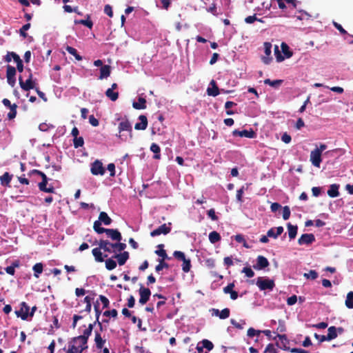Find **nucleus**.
<instances>
[{"label":"nucleus","instance_id":"49","mask_svg":"<svg viewBox=\"0 0 353 353\" xmlns=\"http://www.w3.org/2000/svg\"><path fill=\"white\" fill-rule=\"evenodd\" d=\"M92 300V299L91 297H90L89 296H86L84 298V302L86 303L85 308L84 311H85L88 313H90L91 312Z\"/></svg>","mask_w":353,"mask_h":353},{"label":"nucleus","instance_id":"45","mask_svg":"<svg viewBox=\"0 0 353 353\" xmlns=\"http://www.w3.org/2000/svg\"><path fill=\"white\" fill-rule=\"evenodd\" d=\"M66 50L68 53L73 55L77 60H78V61L82 60V57L78 54L77 50L75 48H74L73 47L68 46L66 47Z\"/></svg>","mask_w":353,"mask_h":353},{"label":"nucleus","instance_id":"35","mask_svg":"<svg viewBox=\"0 0 353 353\" xmlns=\"http://www.w3.org/2000/svg\"><path fill=\"white\" fill-rule=\"evenodd\" d=\"M105 95L108 98H109L111 101H115L119 98V92H114L112 89L108 88L105 91Z\"/></svg>","mask_w":353,"mask_h":353},{"label":"nucleus","instance_id":"52","mask_svg":"<svg viewBox=\"0 0 353 353\" xmlns=\"http://www.w3.org/2000/svg\"><path fill=\"white\" fill-rule=\"evenodd\" d=\"M208 12L212 13L214 16H218L219 13L217 12L216 4L215 3H212L211 6L206 9Z\"/></svg>","mask_w":353,"mask_h":353},{"label":"nucleus","instance_id":"18","mask_svg":"<svg viewBox=\"0 0 353 353\" xmlns=\"http://www.w3.org/2000/svg\"><path fill=\"white\" fill-rule=\"evenodd\" d=\"M139 119L141 121L140 123H137L134 125V128L137 130H144L148 127V119L145 115H140Z\"/></svg>","mask_w":353,"mask_h":353},{"label":"nucleus","instance_id":"41","mask_svg":"<svg viewBox=\"0 0 353 353\" xmlns=\"http://www.w3.org/2000/svg\"><path fill=\"white\" fill-rule=\"evenodd\" d=\"M111 248H114L115 251L121 252L123 251L126 248V244L117 241V243H111Z\"/></svg>","mask_w":353,"mask_h":353},{"label":"nucleus","instance_id":"17","mask_svg":"<svg viewBox=\"0 0 353 353\" xmlns=\"http://www.w3.org/2000/svg\"><path fill=\"white\" fill-rule=\"evenodd\" d=\"M107 236L112 239L113 241H121L122 239L121 234L117 229H105V232Z\"/></svg>","mask_w":353,"mask_h":353},{"label":"nucleus","instance_id":"46","mask_svg":"<svg viewBox=\"0 0 353 353\" xmlns=\"http://www.w3.org/2000/svg\"><path fill=\"white\" fill-rule=\"evenodd\" d=\"M105 263V268L108 270H112L117 267V263L112 258L106 259Z\"/></svg>","mask_w":353,"mask_h":353},{"label":"nucleus","instance_id":"37","mask_svg":"<svg viewBox=\"0 0 353 353\" xmlns=\"http://www.w3.org/2000/svg\"><path fill=\"white\" fill-rule=\"evenodd\" d=\"M281 48L282 52L284 54V57L290 58L292 56V52L290 50L289 46L285 43H282Z\"/></svg>","mask_w":353,"mask_h":353},{"label":"nucleus","instance_id":"48","mask_svg":"<svg viewBox=\"0 0 353 353\" xmlns=\"http://www.w3.org/2000/svg\"><path fill=\"white\" fill-rule=\"evenodd\" d=\"M84 144V140L82 137H77L73 139V145L74 148L82 147Z\"/></svg>","mask_w":353,"mask_h":353},{"label":"nucleus","instance_id":"57","mask_svg":"<svg viewBox=\"0 0 353 353\" xmlns=\"http://www.w3.org/2000/svg\"><path fill=\"white\" fill-rule=\"evenodd\" d=\"M201 343L203 344L202 346L203 348H206L208 351L212 350L214 347L213 343L208 339H203Z\"/></svg>","mask_w":353,"mask_h":353},{"label":"nucleus","instance_id":"11","mask_svg":"<svg viewBox=\"0 0 353 353\" xmlns=\"http://www.w3.org/2000/svg\"><path fill=\"white\" fill-rule=\"evenodd\" d=\"M263 46L265 56L262 57V61L264 63L269 64L272 59V58L270 57L272 52V44L269 42H265Z\"/></svg>","mask_w":353,"mask_h":353},{"label":"nucleus","instance_id":"15","mask_svg":"<svg viewBox=\"0 0 353 353\" xmlns=\"http://www.w3.org/2000/svg\"><path fill=\"white\" fill-rule=\"evenodd\" d=\"M212 315L219 316L221 319H225L230 316V310L229 308H224L221 311L216 308H212L211 310Z\"/></svg>","mask_w":353,"mask_h":353},{"label":"nucleus","instance_id":"12","mask_svg":"<svg viewBox=\"0 0 353 353\" xmlns=\"http://www.w3.org/2000/svg\"><path fill=\"white\" fill-rule=\"evenodd\" d=\"M268 260L263 256L259 255L256 259V264L253 265L255 270H263L269 266Z\"/></svg>","mask_w":353,"mask_h":353},{"label":"nucleus","instance_id":"28","mask_svg":"<svg viewBox=\"0 0 353 353\" xmlns=\"http://www.w3.org/2000/svg\"><path fill=\"white\" fill-rule=\"evenodd\" d=\"M132 107L136 110H143L146 108V100L139 97L137 102H133Z\"/></svg>","mask_w":353,"mask_h":353},{"label":"nucleus","instance_id":"3","mask_svg":"<svg viewBox=\"0 0 353 353\" xmlns=\"http://www.w3.org/2000/svg\"><path fill=\"white\" fill-rule=\"evenodd\" d=\"M96 324V322H94V323H90L88 327L83 331V335L73 338L72 342H74V343L80 342L83 345H87L88 339L92 334L94 325Z\"/></svg>","mask_w":353,"mask_h":353},{"label":"nucleus","instance_id":"10","mask_svg":"<svg viewBox=\"0 0 353 353\" xmlns=\"http://www.w3.org/2000/svg\"><path fill=\"white\" fill-rule=\"evenodd\" d=\"M310 161L314 166L319 168L322 161L321 153L319 150H312L310 153Z\"/></svg>","mask_w":353,"mask_h":353},{"label":"nucleus","instance_id":"6","mask_svg":"<svg viewBox=\"0 0 353 353\" xmlns=\"http://www.w3.org/2000/svg\"><path fill=\"white\" fill-rule=\"evenodd\" d=\"M16 68L10 65L6 66V78L8 83L11 86L14 87L16 83Z\"/></svg>","mask_w":353,"mask_h":353},{"label":"nucleus","instance_id":"27","mask_svg":"<svg viewBox=\"0 0 353 353\" xmlns=\"http://www.w3.org/2000/svg\"><path fill=\"white\" fill-rule=\"evenodd\" d=\"M98 221H100L101 224L103 223L105 225H110L112 221V219L105 212H100Z\"/></svg>","mask_w":353,"mask_h":353},{"label":"nucleus","instance_id":"2","mask_svg":"<svg viewBox=\"0 0 353 353\" xmlns=\"http://www.w3.org/2000/svg\"><path fill=\"white\" fill-rule=\"evenodd\" d=\"M173 256L179 261H182V270L187 273L190 272L191 269V261L190 259H186L185 254L181 251H174Z\"/></svg>","mask_w":353,"mask_h":353},{"label":"nucleus","instance_id":"62","mask_svg":"<svg viewBox=\"0 0 353 353\" xmlns=\"http://www.w3.org/2000/svg\"><path fill=\"white\" fill-rule=\"evenodd\" d=\"M118 312L115 309H112V310H106L103 312V315L105 316H112L113 318H116L117 316Z\"/></svg>","mask_w":353,"mask_h":353},{"label":"nucleus","instance_id":"21","mask_svg":"<svg viewBox=\"0 0 353 353\" xmlns=\"http://www.w3.org/2000/svg\"><path fill=\"white\" fill-rule=\"evenodd\" d=\"M112 258H115L117 259L119 265H123L129 259V253L126 251H124L122 253L116 254L114 256H112Z\"/></svg>","mask_w":353,"mask_h":353},{"label":"nucleus","instance_id":"16","mask_svg":"<svg viewBox=\"0 0 353 353\" xmlns=\"http://www.w3.org/2000/svg\"><path fill=\"white\" fill-rule=\"evenodd\" d=\"M315 241V236L313 234H303L298 240L299 245H309Z\"/></svg>","mask_w":353,"mask_h":353},{"label":"nucleus","instance_id":"51","mask_svg":"<svg viewBox=\"0 0 353 353\" xmlns=\"http://www.w3.org/2000/svg\"><path fill=\"white\" fill-rule=\"evenodd\" d=\"M159 263L155 267L156 272H159L161 271L163 268H168L169 265L165 262L163 260H159Z\"/></svg>","mask_w":353,"mask_h":353},{"label":"nucleus","instance_id":"42","mask_svg":"<svg viewBox=\"0 0 353 353\" xmlns=\"http://www.w3.org/2000/svg\"><path fill=\"white\" fill-rule=\"evenodd\" d=\"M345 306L349 309L353 308V292L350 291L347 293L346 300H345Z\"/></svg>","mask_w":353,"mask_h":353},{"label":"nucleus","instance_id":"59","mask_svg":"<svg viewBox=\"0 0 353 353\" xmlns=\"http://www.w3.org/2000/svg\"><path fill=\"white\" fill-rule=\"evenodd\" d=\"M274 54L276 56V61L281 62L284 60L285 57L281 55V52L277 46H274Z\"/></svg>","mask_w":353,"mask_h":353},{"label":"nucleus","instance_id":"29","mask_svg":"<svg viewBox=\"0 0 353 353\" xmlns=\"http://www.w3.org/2000/svg\"><path fill=\"white\" fill-rule=\"evenodd\" d=\"M157 247L159 249L155 251V254L158 255L159 257H161L160 260L165 261V259H170V258L168 257L166 251L163 249V244H159Z\"/></svg>","mask_w":353,"mask_h":353},{"label":"nucleus","instance_id":"8","mask_svg":"<svg viewBox=\"0 0 353 353\" xmlns=\"http://www.w3.org/2000/svg\"><path fill=\"white\" fill-rule=\"evenodd\" d=\"M90 172L93 175H103L105 170L101 161L95 160L91 163Z\"/></svg>","mask_w":353,"mask_h":353},{"label":"nucleus","instance_id":"56","mask_svg":"<svg viewBox=\"0 0 353 353\" xmlns=\"http://www.w3.org/2000/svg\"><path fill=\"white\" fill-rule=\"evenodd\" d=\"M70 349H72L74 353H78V351L80 350L81 348H83V350L88 348L87 345H83V343L79 344V346H77L75 344H72L69 345Z\"/></svg>","mask_w":353,"mask_h":353},{"label":"nucleus","instance_id":"32","mask_svg":"<svg viewBox=\"0 0 353 353\" xmlns=\"http://www.w3.org/2000/svg\"><path fill=\"white\" fill-rule=\"evenodd\" d=\"M32 270L34 271V276L36 278H39V275L43 272V265L42 263H37L34 264L32 267Z\"/></svg>","mask_w":353,"mask_h":353},{"label":"nucleus","instance_id":"61","mask_svg":"<svg viewBox=\"0 0 353 353\" xmlns=\"http://www.w3.org/2000/svg\"><path fill=\"white\" fill-rule=\"evenodd\" d=\"M261 332V330H256L254 329L253 327H250L248 330L247 334L249 337H253L256 335H259Z\"/></svg>","mask_w":353,"mask_h":353},{"label":"nucleus","instance_id":"14","mask_svg":"<svg viewBox=\"0 0 353 353\" xmlns=\"http://www.w3.org/2000/svg\"><path fill=\"white\" fill-rule=\"evenodd\" d=\"M171 231V228L166 225L165 223L161 225L158 228L150 232V236L154 237L156 236H159L161 234H167L170 233Z\"/></svg>","mask_w":353,"mask_h":353},{"label":"nucleus","instance_id":"19","mask_svg":"<svg viewBox=\"0 0 353 353\" xmlns=\"http://www.w3.org/2000/svg\"><path fill=\"white\" fill-rule=\"evenodd\" d=\"M13 175L9 172H6L2 176H0V182L2 186L10 187V182Z\"/></svg>","mask_w":353,"mask_h":353},{"label":"nucleus","instance_id":"39","mask_svg":"<svg viewBox=\"0 0 353 353\" xmlns=\"http://www.w3.org/2000/svg\"><path fill=\"white\" fill-rule=\"evenodd\" d=\"M221 240L219 233L216 231H212L209 234V241L211 243H216Z\"/></svg>","mask_w":353,"mask_h":353},{"label":"nucleus","instance_id":"44","mask_svg":"<svg viewBox=\"0 0 353 353\" xmlns=\"http://www.w3.org/2000/svg\"><path fill=\"white\" fill-rule=\"evenodd\" d=\"M150 150L154 152L155 154L154 156V159H160V147L157 143H152L150 146Z\"/></svg>","mask_w":353,"mask_h":353},{"label":"nucleus","instance_id":"26","mask_svg":"<svg viewBox=\"0 0 353 353\" xmlns=\"http://www.w3.org/2000/svg\"><path fill=\"white\" fill-rule=\"evenodd\" d=\"M97 243L101 250H103L105 252H111V243L109 241L101 239L99 242L96 241L94 243Z\"/></svg>","mask_w":353,"mask_h":353},{"label":"nucleus","instance_id":"58","mask_svg":"<svg viewBox=\"0 0 353 353\" xmlns=\"http://www.w3.org/2000/svg\"><path fill=\"white\" fill-rule=\"evenodd\" d=\"M242 272L245 274V276L248 278H252L254 276V272L250 267H245L242 270Z\"/></svg>","mask_w":353,"mask_h":353},{"label":"nucleus","instance_id":"40","mask_svg":"<svg viewBox=\"0 0 353 353\" xmlns=\"http://www.w3.org/2000/svg\"><path fill=\"white\" fill-rule=\"evenodd\" d=\"M283 83V80L276 79L272 81L270 79H266L264 80V83L266 85H269L273 88H279L281 83Z\"/></svg>","mask_w":353,"mask_h":353},{"label":"nucleus","instance_id":"25","mask_svg":"<svg viewBox=\"0 0 353 353\" xmlns=\"http://www.w3.org/2000/svg\"><path fill=\"white\" fill-rule=\"evenodd\" d=\"M339 184H332L330 186L329 190H327V194L331 198L337 197L339 195Z\"/></svg>","mask_w":353,"mask_h":353},{"label":"nucleus","instance_id":"31","mask_svg":"<svg viewBox=\"0 0 353 353\" xmlns=\"http://www.w3.org/2000/svg\"><path fill=\"white\" fill-rule=\"evenodd\" d=\"M94 309L95 314H96V321H95V322L99 325L100 330L102 331L103 330V325H102V323L99 321V316H100V315L101 314V311L99 310V303L98 302H97L94 305Z\"/></svg>","mask_w":353,"mask_h":353},{"label":"nucleus","instance_id":"22","mask_svg":"<svg viewBox=\"0 0 353 353\" xmlns=\"http://www.w3.org/2000/svg\"><path fill=\"white\" fill-rule=\"evenodd\" d=\"M210 85H212V88H208L207 89L208 94L209 96L216 97L219 94L220 91L215 81L212 79L210 82Z\"/></svg>","mask_w":353,"mask_h":353},{"label":"nucleus","instance_id":"63","mask_svg":"<svg viewBox=\"0 0 353 353\" xmlns=\"http://www.w3.org/2000/svg\"><path fill=\"white\" fill-rule=\"evenodd\" d=\"M256 21L262 22L261 19L256 18V14H254L252 16H248L245 19V21L247 23H252Z\"/></svg>","mask_w":353,"mask_h":353},{"label":"nucleus","instance_id":"5","mask_svg":"<svg viewBox=\"0 0 353 353\" xmlns=\"http://www.w3.org/2000/svg\"><path fill=\"white\" fill-rule=\"evenodd\" d=\"M39 176H41L42 178V181L38 184L39 190L47 193H54L55 189L52 185H50L48 187H47L48 182V178L47 176L43 172H39Z\"/></svg>","mask_w":353,"mask_h":353},{"label":"nucleus","instance_id":"50","mask_svg":"<svg viewBox=\"0 0 353 353\" xmlns=\"http://www.w3.org/2000/svg\"><path fill=\"white\" fill-rule=\"evenodd\" d=\"M303 276L306 279H310L311 280H315L318 277V273L316 270H311L307 273H305Z\"/></svg>","mask_w":353,"mask_h":353},{"label":"nucleus","instance_id":"4","mask_svg":"<svg viewBox=\"0 0 353 353\" xmlns=\"http://www.w3.org/2000/svg\"><path fill=\"white\" fill-rule=\"evenodd\" d=\"M256 284L260 290H272L275 286L274 280L261 276L258 277Z\"/></svg>","mask_w":353,"mask_h":353},{"label":"nucleus","instance_id":"53","mask_svg":"<svg viewBox=\"0 0 353 353\" xmlns=\"http://www.w3.org/2000/svg\"><path fill=\"white\" fill-rule=\"evenodd\" d=\"M30 28V23H28L23 25L21 28L19 30V33L21 37L23 38L27 37L28 34L26 32Z\"/></svg>","mask_w":353,"mask_h":353},{"label":"nucleus","instance_id":"33","mask_svg":"<svg viewBox=\"0 0 353 353\" xmlns=\"http://www.w3.org/2000/svg\"><path fill=\"white\" fill-rule=\"evenodd\" d=\"M94 341H95L96 347L98 349H101L103 347L104 343H105V341L102 339L100 333H99L97 332H95Z\"/></svg>","mask_w":353,"mask_h":353},{"label":"nucleus","instance_id":"60","mask_svg":"<svg viewBox=\"0 0 353 353\" xmlns=\"http://www.w3.org/2000/svg\"><path fill=\"white\" fill-rule=\"evenodd\" d=\"M290 210L288 206H284L283 208V219L284 220H288L290 216Z\"/></svg>","mask_w":353,"mask_h":353},{"label":"nucleus","instance_id":"64","mask_svg":"<svg viewBox=\"0 0 353 353\" xmlns=\"http://www.w3.org/2000/svg\"><path fill=\"white\" fill-rule=\"evenodd\" d=\"M99 299L103 304V308H107L109 307L110 301L107 297L103 295H99Z\"/></svg>","mask_w":353,"mask_h":353},{"label":"nucleus","instance_id":"9","mask_svg":"<svg viewBox=\"0 0 353 353\" xmlns=\"http://www.w3.org/2000/svg\"><path fill=\"white\" fill-rule=\"evenodd\" d=\"M20 310L15 311V314L17 317H20L22 320H27L28 317V312L30 307L26 302H21L20 304Z\"/></svg>","mask_w":353,"mask_h":353},{"label":"nucleus","instance_id":"1","mask_svg":"<svg viewBox=\"0 0 353 353\" xmlns=\"http://www.w3.org/2000/svg\"><path fill=\"white\" fill-rule=\"evenodd\" d=\"M29 72L28 79L24 82L21 76L19 77V83L22 90L29 91L35 88V83L32 80V73L30 68H27Z\"/></svg>","mask_w":353,"mask_h":353},{"label":"nucleus","instance_id":"7","mask_svg":"<svg viewBox=\"0 0 353 353\" xmlns=\"http://www.w3.org/2000/svg\"><path fill=\"white\" fill-rule=\"evenodd\" d=\"M139 293L140 295L139 303L141 305L145 304L150 299L151 295L150 290L148 288H145L142 284H140Z\"/></svg>","mask_w":353,"mask_h":353},{"label":"nucleus","instance_id":"47","mask_svg":"<svg viewBox=\"0 0 353 353\" xmlns=\"http://www.w3.org/2000/svg\"><path fill=\"white\" fill-rule=\"evenodd\" d=\"M101 224L100 223V221H95L94 222V225H93V229L94 230L98 233V234H102V233H104L105 231V228H102L101 227Z\"/></svg>","mask_w":353,"mask_h":353},{"label":"nucleus","instance_id":"34","mask_svg":"<svg viewBox=\"0 0 353 353\" xmlns=\"http://www.w3.org/2000/svg\"><path fill=\"white\" fill-rule=\"evenodd\" d=\"M13 60L17 63L16 70H17L19 72H22L23 71L24 67H23V61L21 59L20 57L18 54H14Z\"/></svg>","mask_w":353,"mask_h":353},{"label":"nucleus","instance_id":"23","mask_svg":"<svg viewBox=\"0 0 353 353\" xmlns=\"http://www.w3.org/2000/svg\"><path fill=\"white\" fill-rule=\"evenodd\" d=\"M101 250L99 248H95L92 250V255L94 257V260L97 262H103L104 261V257H107L108 255L105 254L103 256L102 252L101 251Z\"/></svg>","mask_w":353,"mask_h":353},{"label":"nucleus","instance_id":"36","mask_svg":"<svg viewBox=\"0 0 353 353\" xmlns=\"http://www.w3.org/2000/svg\"><path fill=\"white\" fill-rule=\"evenodd\" d=\"M328 333L326 335L327 341H331L337 337L336 328L334 326H331L327 330Z\"/></svg>","mask_w":353,"mask_h":353},{"label":"nucleus","instance_id":"13","mask_svg":"<svg viewBox=\"0 0 353 353\" xmlns=\"http://www.w3.org/2000/svg\"><path fill=\"white\" fill-rule=\"evenodd\" d=\"M232 134L234 136H238L240 137H247V138H254L256 137V133L252 129H250V130H234L232 132Z\"/></svg>","mask_w":353,"mask_h":353},{"label":"nucleus","instance_id":"20","mask_svg":"<svg viewBox=\"0 0 353 353\" xmlns=\"http://www.w3.org/2000/svg\"><path fill=\"white\" fill-rule=\"evenodd\" d=\"M119 132H121L122 131H128L130 133V137H132V128L131 123H130V121L128 120H125V121H123L119 123Z\"/></svg>","mask_w":353,"mask_h":353},{"label":"nucleus","instance_id":"30","mask_svg":"<svg viewBox=\"0 0 353 353\" xmlns=\"http://www.w3.org/2000/svg\"><path fill=\"white\" fill-rule=\"evenodd\" d=\"M288 230V236L290 239H294L296 234L298 227L297 225H293L290 223L287 224Z\"/></svg>","mask_w":353,"mask_h":353},{"label":"nucleus","instance_id":"24","mask_svg":"<svg viewBox=\"0 0 353 353\" xmlns=\"http://www.w3.org/2000/svg\"><path fill=\"white\" fill-rule=\"evenodd\" d=\"M111 73V67L109 65H104L100 68V75L99 79L108 78Z\"/></svg>","mask_w":353,"mask_h":353},{"label":"nucleus","instance_id":"55","mask_svg":"<svg viewBox=\"0 0 353 353\" xmlns=\"http://www.w3.org/2000/svg\"><path fill=\"white\" fill-rule=\"evenodd\" d=\"M263 353H279L277 350L275 348L274 345L269 343L265 348Z\"/></svg>","mask_w":353,"mask_h":353},{"label":"nucleus","instance_id":"54","mask_svg":"<svg viewBox=\"0 0 353 353\" xmlns=\"http://www.w3.org/2000/svg\"><path fill=\"white\" fill-rule=\"evenodd\" d=\"M334 26L340 32L341 34L348 35L349 37H353V35L347 34V31L342 27V26L336 22L333 23Z\"/></svg>","mask_w":353,"mask_h":353},{"label":"nucleus","instance_id":"43","mask_svg":"<svg viewBox=\"0 0 353 353\" xmlns=\"http://www.w3.org/2000/svg\"><path fill=\"white\" fill-rule=\"evenodd\" d=\"M10 108V112H8L7 117L8 119L10 120H12L14 119L17 116V105L15 103H13Z\"/></svg>","mask_w":353,"mask_h":353},{"label":"nucleus","instance_id":"38","mask_svg":"<svg viewBox=\"0 0 353 353\" xmlns=\"http://www.w3.org/2000/svg\"><path fill=\"white\" fill-rule=\"evenodd\" d=\"M87 19H80V20H74L75 24H82L83 26H85L88 28L91 29L93 26V23L91 20L89 19L90 16L88 15Z\"/></svg>","mask_w":353,"mask_h":353}]
</instances>
